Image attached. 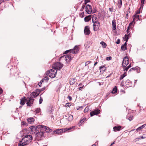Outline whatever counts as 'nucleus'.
<instances>
[{"mask_svg":"<svg viewBox=\"0 0 146 146\" xmlns=\"http://www.w3.org/2000/svg\"><path fill=\"white\" fill-rule=\"evenodd\" d=\"M32 140L31 135H28L25 136L18 145V146H24L29 143Z\"/></svg>","mask_w":146,"mask_h":146,"instance_id":"1","label":"nucleus"},{"mask_svg":"<svg viewBox=\"0 0 146 146\" xmlns=\"http://www.w3.org/2000/svg\"><path fill=\"white\" fill-rule=\"evenodd\" d=\"M79 50V48L78 47V46L76 45L74 46L73 49L66 50L64 54H67L69 52L73 54H76L78 52Z\"/></svg>","mask_w":146,"mask_h":146,"instance_id":"2","label":"nucleus"},{"mask_svg":"<svg viewBox=\"0 0 146 146\" xmlns=\"http://www.w3.org/2000/svg\"><path fill=\"white\" fill-rule=\"evenodd\" d=\"M34 133L36 135V138L40 140L44 136V133L42 131H40L39 132L38 130L37 131L35 132Z\"/></svg>","mask_w":146,"mask_h":146,"instance_id":"3","label":"nucleus"},{"mask_svg":"<svg viewBox=\"0 0 146 146\" xmlns=\"http://www.w3.org/2000/svg\"><path fill=\"white\" fill-rule=\"evenodd\" d=\"M63 64H61L59 62H56L54 64V66H53V68L55 70L57 69L60 70L63 66Z\"/></svg>","mask_w":146,"mask_h":146,"instance_id":"4","label":"nucleus"},{"mask_svg":"<svg viewBox=\"0 0 146 146\" xmlns=\"http://www.w3.org/2000/svg\"><path fill=\"white\" fill-rule=\"evenodd\" d=\"M129 60L128 57L126 56L123 58L122 62V65L123 67L126 66L129 63Z\"/></svg>","mask_w":146,"mask_h":146,"instance_id":"5","label":"nucleus"},{"mask_svg":"<svg viewBox=\"0 0 146 146\" xmlns=\"http://www.w3.org/2000/svg\"><path fill=\"white\" fill-rule=\"evenodd\" d=\"M56 72H55L52 69L50 70L48 73L49 77L51 78L55 77L57 72V70H56Z\"/></svg>","mask_w":146,"mask_h":146,"instance_id":"6","label":"nucleus"},{"mask_svg":"<svg viewBox=\"0 0 146 146\" xmlns=\"http://www.w3.org/2000/svg\"><path fill=\"white\" fill-rule=\"evenodd\" d=\"M27 106L30 107L31 106V105L33 104L34 99L31 97H29L27 98Z\"/></svg>","mask_w":146,"mask_h":146,"instance_id":"7","label":"nucleus"},{"mask_svg":"<svg viewBox=\"0 0 146 146\" xmlns=\"http://www.w3.org/2000/svg\"><path fill=\"white\" fill-rule=\"evenodd\" d=\"M94 27V30L95 31H97L99 29L100 26V23L98 22H97L96 23L94 24H93Z\"/></svg>","mask_w":146,"mask_h":146,"instance_id":"8","label":"nucleus"},{"mask_svg":"<svg viewBox=\"0 0 146 146\" xmlns=\"http://www.w3.org/2000/svg\"><path fill=\"white\" fill-rule=\"evenodd\" d=\"M84 32L85 35H89L90 33V28L88 26H86L84 28Z\"/></svg>","mask_w":146,"mask_h":146,"instance_id":"9","label":"nucleus"},{"mask_svg":"<svg viewBox=\"0 0 146 146\" xmlns=\"http://www.w3.org/2000/svg\"><path fill=\"white\" fill-rule=\"evenodd\" d=\"M64 56H65V58L66 62H68L69 61L71 60L72 58L70 55L67 54L65 56H63L62 57H60V58H61L62 57L64 58Z\"/></svg>","mask_w":146,"mask_h":146,"instance_id":"10","label":"nucleus"},{"mask_svg":"<svg viewBox=\"0 0 146 146\" xmlns=\"http://www.w3.org/2000/svg\"><path fill=\"white\" fill-rule=\"evenodd\" d=\"M100 110H97L91 112L90 113V116H92L94 115L98 114L100 113Z\"/></svg>","mask_w":146,"mask_h":146,"instance_id":"11","label":"nucleus"},{"mask_svg":"<svg viewBox=\"0 0 146 146\" xmlns=\"http://www.w3.org/2000/svg\"><path fill=\"white\" fill-rule=\"evenodd\" d=\"M64 130H65L64 129H57L55 131H54V133L59 134V133L64 132Z\"/></svg>","mask_w":146,"mask_h":146,"instance_id":"12","label":"nucleus"},{"mask_svg":"<svg viewBox=\"0 0 146 146\" xmlns=\"http://www.w3.org/2000/svg\"><path fill=\"white\" fill-rule=\"evenodd\" d=\"M140 68L138 67H136L134 68H132L129 70V72L132 70H135L137 73H139L140 72Z\"/></svg>","mask_w":146,"mask_h":146,"instance_id":"13","label":"nucleus"},{"mask_svg":"<svg viewBox=\"0 0 146 146\" xmlns=\"http://www.w3.org/2000/svg\"><path fill=\"white\" fill-rule=\"evenodd\" d=\"M100 73L102 74L106 70V67L104 66H102L100 67Z\"/></svg>","mask_w":146,"mask_h":146,"instance_id":"14","label":"nucleus"},{"mask_svg":"<svg viewBox=\"0 0 146 146\" xmlns=\"http://www.w3.org/2000/svg\"><path fill=\"white\" fill-rule=\"evenodd\" d=\"M121 126L120 125L115 126L113 127L114 131H119L121 129Z\"/></svg>","mask_w":146,"mask_h":146,"instance_id":"15","label":"nucleus"},{"mask_svg":"<svg viewBox=\"0 0 146 146\" xmlns=\"http://www.w3.org/2000/svg\"><path fill=\"white\" fill-rule=\"evenodd\" d=\"M30 129L31 130V131L32 133H33V132L35 131L36 132V131H37L38 130L36 129V127L34 126H31L29 127Z\"/></svg>","mask_w":146,"mask_h":146,"instance_id":"16","label":"nucleus"},{"mask_svg":"<svg viewBox=\"0 0 146 146\" xmlns=\"http://www.w3.org/2000/svg\"><path fill=\"white\" fill-rule=\"evenodd\" d=\"M27 100V99L25 97H23V98H22V99L21 100V101L20 102V104L23 105H24L25 104V101Z\"/></svg>","mask_w":146,"mask_h":146,"instance_id":"17","label":"nucleus"},{"mask_svg":"<svg viewBox=\"0 0 146 146\" xmlns=\"http://www.w3.org/2000/svg\"><path fill=\"white\" fill-rule=\"evenodd\" d=\"M112 25L113 30H115L116 28V22L114 20L112 21Z\"/></svg>","mask_w":146,"mask_h":146,"instance_id":"18","label":"nucleus"},{"mask_svg":"<svg viewBox=\"0 0 146 146\" xmlns=\"http://www.w3.org/2000/svg\"><path fill=\"white\" fill-rule=\"evenodd\" d=\"M87 12L88 14H90L92 13H93L95 12L97 10H85Z\"/></svg>","mask_w":146,"mask_h":146,"instance_id":"19","label":"nucleus"},{"mask_svg":"<svg viewBox=\"0 0 146 146\" xmlns=\"http://www.w3.org/2000/svg\"><path fill=\"white\" fill-rule=\"evenodd\" d=\"M27 121L30 124H31L33 122L35 119L33 117H29L27 119Z\"/></svg>","mask_w":146,"mask_h":146,"instance_id":"20","label":"nucleus"},{"mask_svg":"<svg viewBox=\"0 0 146 146\" xmlns=\"http://www.w3.org/2000/svg\"><path fill=\"white\" fill-rule=\"evenodd\" d=\"M76 81V79L73 78L71 79L70 82V84L73 85L74 84Z\"/></svg>","mask_w":146,"mask_h":146,"instance_id":"21","label":"nucleus"},{"mask_svg":"<svg viewBox=\"0 0 146 146\" xmlns=\"http://www.w3.org/2000/svg\"><path fill=\"white\" fill-rule=\"evenodd\" d=\"M91 19L90 15H89L86 17L84 18V21L86 22L89 21Z\"/></svg>","mask_w":146,"mask_h":146,"instance_id":"22","label":"nucleus"},{"mask_svg":"<svg viewBox=\"0 0 146 146\" xmlns=\"http://www.w3.org/2000/svg\"><path fill=\"white\" fill-rule=\"evenodd\" d=\"M32 97L35 98L38 96V94H37L35 92H33L31 94Z\"/></svg>","mask_w":146,"mask_h":146,"instance_id":"23","label":"nucleus"},{"mask_svg":"<svg viewBox=\"0 0 146 146\" xmlns=\"http://www.w3.org/2000/svg\"><path fill=\"white\" fill-rule=\"evenodd\" d=\"M134 18H133V20H137V21L139 20V15H138L135 14L134 15Z\"/></svg>","mask_w":146,"mask_h":146,"instance_id":"24","label":"nucleus"},{"mask_svg":"<svg viewBox=\"0 0 146 146\" xmlns=\"http://www.w3.org/2000/svg\"><path fill=\"white\" fill-rule=\"evenodd\" d=\"M126 84L128 86V87L130 86L131 85L132 83L129 80H127L125 82Z\"/></svg>","mask_w":146,"mask_h":146,"instance_id":"25","label":"nucleus"},{"mask_svg":"<svg viewBox=\"0 0 146 146\" xmlns=\"http://www.w3.org/2000/svg\"><path fill=\"white\" fill-rule=\"evenodd\" d=\"M146 125V124H144L142 125L141 126L139 127L136 129V130L137 131H138L141 130V129H143L145 126Z\"/></svg>","mask_w":146,"mask_h":146,"instance_id":"26","label":"nucleus"},{"mask_svg":"<svg viewBox=\"0 0 146 146\" xmlns=\"http://www.w3.org/2000/svg\"><path fill=\"white\" fill-rule=\"evenodd\" d=\"M130 33L128 35L126 34L125 36L124 40H125L126 42H127L128 39H129V36Z\"/></svg>","mask_w":146,"mask_h":146,"instance_id":"27","label":"nucleus"},{"mask_svg":"<svg viewBox=\"0 0 146 146\" xmlns=\"http://www.w3.org/2000/svg\"><path fill=\"white\" fill-rule=\"evenodd\" d=\"M126 118L129 119V121H131L133 119V116L132 115L129 116L128 115H127L126 116Z\"/></svg>","mask_w":146,"mask_h":146,"instance_id":"28","label":"nucleus"},{"mask_svg":"<svg viewBox=\"0 0 146 146\" xmlns=\"http://www.w3.org/2000/svg\"><path fill=\"white\" fill-rule=\"evenodd\" d=\"M100 44H102V47L103 48H106L107 46L106 44L103 41H102L101 42Z\"/></svg>","mask_w":146,"mask_h":146,"instance_id":"29","label":"nucleus"},{"mask_svg":"<svg viewBox=\"0 0 146 146\" xmlns=\"http://www.w3.org/2000/svg\"><path fill=\"white\" fill-rule=\"evenodd\" d=\"M117 88L116 86H115L114 88H113L111 92L113 94H115L117 92Z\"/></svg>","mask_w":146,"mask_h":146,"instance_id":"30","label":"nucleus"},{"mask_svg":"<svg viewBox=\"0 0 146 146\" xmlns=\"http://www.w3.org/2000/svg\"><path fill=\"white\" fill-rule=\"evenodd\" d=\"M95 19L94 20V18H92V22L93 23V24H94L95 23H96L97 22H98L99 21H98L97 18L96 17H95L94 18Z\"/></svg>","mask_w":146,"mask_h":146,"instance_id":"31","label":"nucleus"},{"mask_svg":"<svg viewBox=\"0 0 146 146\" xmlns=\"http://www.w3.org/2000/svg\"><path fill=\"white\" fill-rule=\"evenodd\" d=\"M126 74L125 72L122 75H121L120 76L119 79L120 80H122L125 76H126Z\"/></svg>","mask_w":146,"mask_h":146,"instance_id":"32","label":"nucleus"},{"mask_svg":"<svg viewBox=\"0 0 146 146\" xmlns=\"http://www.w3.org/2000/svg\"><path fill=\"white\" fill-rule=\"evenodd\" d=\"M73 119V116L72 115H70L68 117V120L69 121H72Z\"/></svg>","mask_w":146,"mask_h":146,"instance_id":"33","label":"nucleus"},{"mask_svg":"<svg viewBox=\"0 0 146 146\" xmlns=\"http://www.w3.org/2000/svg\"><path fill=\"white\" fill-rule=\"evenodd\" d=\"M74 127H70V128H66L64 129L65 130H64V132H65V131H70L71 129H73V128H74Z\"/></svg>","mask_w":146,"mask_h":146,"instance_id":"34","label":"nucleus"},{"mask_svg":"<svg viewBox=\"0 0 146 146\" xmlns=\"http://www.w3.org/2000/svg\"><path fill=\"white\" fill-rule=\"evenodd\" d=\"M86 119L85 118H83L82 119L80 120V122L78 123V125L79 126L81 125V124Z\"/></svg>","mask_w":146,"mask_h":146,"instance_id":"35","label":"nucleus"},{"mask_svg":"<svg viewBox=\"0 0 146 146\" xmlns=\"http://www.w3.org/2000/svg\"><path fill=\"white\" fill-rule=\"evenodd\" d=\"M121 50H123L124 51L125 50L127 49V46H124V45H123L122 46H121Z\"/></svg>","mask_w":146,"mask_h":146,"instance_id":"36","label":"nucleus"},{"mask_svg":"<svg viewBox=\"0 0 146 146\" xmlns=\"http://www.w3.org/2000/svg\"><path fill=\"white\" fill-rule=\"evenodd\" d=\"M40 111V108H37L36 109V110H35V112L36 113H39Z\"/></svg>","mask_w":146,"mask_h":146,"instance_id":"37","label":"nucleus"},{"mask_svg":"<svg viewBox=\"0 0 146 146\" xmlns=\"http://www.w3.org/2000/svg\"><path fill=\"white\" fill-rule=\"evenodd\" d=\"M92 7L90 5H86V9H91Z\"/></svg>","mask_w":146,"mask_h":146,"instance_id":"38","label":"nucleus"},{"mask_svg":"<svg viewBox=\"0 0 146 146\" xmlns=\"http://www.w3.org/2000/svg\"><path fill=\"white\" fill-rule=\"evenodd\" d=\"M42 125H38L36 126V129H40L41 130V129L42 128Z\"/></svg>","mask_w":146,"mask_h":146,"instance_id":"39","label":"nucleus"},{"mask_svg":"<svg viewBox=\"0 0 146 146\" xmlns=\"http://www.w3.org/2000/svg\"><path fill=\"white\" fill-rule=\"evenodd\" d=\"M45 131L49 133V132H51L52 131V130L51 129H50L49 127H46V129Z\"/></svg>","mask_w":146,"mask_h":146,"instance_id":"40","label":"nucleus"},{"mask_svg":"<svg viewBox=\"0 0 146 146\" xmlns=\"http://www.w3.org/2000/svg\"><path fill=\"white\" fill-rule=\"evenodd\" d=\"M46 127L45 126L42 125V128L40 130V131H42L43 132L44 131L46 130Z\"/></svg>","mask_w":146,"mask_h":146,"instance_id":"41","label":"nucleus"},{"mask_svg":"<svg viewBox=\"0 0 146 146\" xmlns=\"http://www.w3.org/2000/svg\"><path fill=\"white\" fill-rule=\"evenodd\" d=\"M145 138V137H144L143 136H140L138 137L137 138V139H138V140H141V139H143Z\"/></svg>","mask_w":146,"mask_h":146,"instance_id":"42","label":"nucleus"},{"mask_svg":"<svg viewBox=\"0 0 146 146\" xmlns=\"http://www.w3.org/2000/svg\"><path fill=\"white\" fill-rule=\"evenodd\" d=\"M41 90L40 89H37L36 90V93H37V94H38V95H39L40 93V92Z\"/></svg>","mask_w":146,"mask_h":146,"instance_id":"43","label":"nucleus"},{"mask_svg":"<svg viewBox=\"0 0 146 146\" xmlns=\"http://www.w3.org/2000/svg\"><path fill=\"white\" fill-rule=\"evenodd\" d=\"M84 12H82L79 13V16L80 17L83 18L84 17Z\"/></svg>","mask_w":146,"mask_h":146,"instance_id":"44","label":"nucleus"},{"mask_svg":"<svg viewBox=\"0 0 146 146\" xmlns=\"http://www.w3.org/2000/svg\"><path fill=\"white\" fill-rule=\"evenodd\" d=\"M135 22L134 20H133L129 24V26L133 25L135 24Z\"/></svg>","mask_w":146,"mask_h":146,"instance_id":"45","label":"nucleus"},{"mask_svg":"<svg viewBox=\"0 0 146 146\" xmlns=\"http://www.w3.org/2000/svg\"><path fill=\"white\" fill-rule=\"evenodd\" d=\"M44 80H45L46 82L48 80L49 78L47 76H45L44 77V78L43 79Z\"/></svg>","mask_w":146,"mask_h":146,"instance_id":"46","label":"nucleus"},{"mask_svg":"<svg viewBox=\"0 0 146 146\" xmlns=\"http://www.w3.org/2000/svg\"><path fill=\"white\" fill-rule=\"evenodd\" d=\"M42 101H43L42 98L41 97H40V99H39V101L40 104H41L42 103Z\"/></svg>","mask_w":146,"mask_h":146,"instance_id":"47","label":"nucleus"},{"mask_svg":"<svg viewBox=\"0 0 146 146\" xmlns=\"http://www.w3.org/2000/svg\"><path fill=\"white\" fill-rule=\"evenodd\" d=\"M21 124L23 125H26L27 123L23 121L21 122Z\"/></svg>","mask_w":146,"mask_h":146,"instance_id":"48","label":"nucleus"},{"mask_svg":"<svg viewBox=\"0 0 146 146\" xmlns=\"http://www.w3.org/2000/svg\"><path fill=\"white\" fill-rule=\"evenodd\" d=\"M140 7L139 9H141L143 8V4L144 3H141Z\"/></svg>","mask_w":146,"mask_h":146,"instance_id":"49","label":"nucleus"},{"mask_svg":"<svg viewBox=\"0 0 146 146\" xmlns=\"http://www.w3.org/2000/svg\"><path fill=\"white\" fill-rule=\"evenodd\" d=\"M140 10H138L136 12V14H135L138 15V14H139L140 13Z\"/></svg>","mask_w":146,"mask_h":146,"instance_id":"50","label":"nucleus"},{"mask_svg":"<svg viewBox=\"0 0 146 146\" xmlns=\"http://www.w3.org/2000/svg\"><path fill=\"white\" fill-rule=\"evenodd\" d=\"M120 40L119 39H118L117 42H116V43L117 44H119L120 43Z\"/></svg>","mask_w":146,"mask_h":146,"instance_id":"51","label":"nucleus"},{"mask_svg":"<svg viewBox=\"0 0 146 146\" xmlns=\"http://www.w3.org/2000/svg\"><path fill=\"white\" fill-rule=\"evenodd\" d=\"M124 70H126V71H127L128 69L129 68V67H128V66H127V67H124Z\"/></svg>","mask_w":146,"mask_h":146,"instance_id":"52","label":"nucleus"},{"mask_svg":"<svg viewBox=\"0 0 146 146\" xmlns=\"http://www.w3.org/2000/svg\"><path fill=\"white\" fill-rule=\"evenodd\" d=\"M91 62V61H88L86 62L85 63V66L89 64Z\"/></svg>","mask_w":146,"mask_h":146,"instance_id":"53","label":"nucleus"},{"mask_svg":"<svg viewBox=\"0 0 146 146\" xmlns=\"http://www.w3.org/2000/svg\"><path fill=\"white\" fill-rule=\"evenodd\" d=\"M111 56H110L109 57H107L106 58V60H111Z\"/></svg>","mask_w":146,"mask_h":146,"instance_id":"54","label":"nucleus"},{"mask_svg":"<svg viewBox=\"0 0 146 146\" xmlns=\"http://www.w3.org/2000/svg\"><path fill=\"white\" fill-rule=\"evenodd\" d=\"M67 98H68L69 99V100L70 101H71L72 100V98L70 96H68V97Z\"/></svg>","mask_w":146,"mask_h":146,"instance_id":"55","label":"nucleus"},{"mask_svg":"<svg viewBox=\"0 0 146 146\" xmlns=\"http://www.w3.org/2000/svg\"><path fill=\"white\" fill-rule=\"evenodd\" d=\"M70 106V103H67L66 104V106H68V107H69V106Z\"/></svg>","mask_w":146,"mask_h":146,"instance_id":"56","label":"nucleus"},{"mask_svg":"<svg viewBox=\"0 0 146 146\" xmlns=\"http://www.w3.org/2000/svg\"><path fill=\"white\" fill-rule=\"evenodd\" d=\"M86 4H85L84 5H83L82 6V7L81 8V9H84V7H85V6H86Z\"/></svg>","mask_w":146,"mask_h":146,"instance_id":"57","label":"nucleus"},{"mask_svg":"<svg viewBox=\"0 0 146 146\" xmlns=\"http://www.w3.org/2000/svg\"><path fill=\"white\" fill-rule=\"evenodd\" d=\"M90 1V0H85V4H86Z\"/></svg>","mask_w":146,"mask_h":146,"instance_id":"58","label":"nucleus"},{"mask_svg":"<svg viewBox=\"0 0 146 146\" xmlns=\"http://www.w3.org/2000/svg\"><path fill=\"white\" fill-rule=\"evenodd\" d=\"M129 27H128V28H127V31H126L127 33V34L128 33H129Z\"/></svg>","mask_w":146,"mask_h":146,"instance_id":"59","label":"nucleus"},{"mask_svg":"<svg viewBox=\"0 0 146 146\" xmlns=\"http://www.w3.org/2000/svg\"><path fill=\"white\" fill-rule=\"evenodd\" d=\"M88 111V108H86L84 110V111L85 112H86L87 111Z\"/></svg>","mask_w":146,"mask_h":146,"instance_id":"60","label":"nucleus"},{"mask_svg":"<svg viewBox=\"0 0 146 146\" xmlns=\"http://www.w3.org/2000/svg\"><path fill=\"white\" fill-rule=\"evenodd\" d=\"M84 86H82V87H80L79 88V90H81L82 89V88H83L84 87Z\"/></svg>","mask_w":146,"mask_h":146,"instance_id":"61","label":"nucleus"},{"mask_svg":"<svg viewBox=\"0 0 146 146\" xmlns=\"http://www.w3.org/2000/svg\"><path fill=\"white\" fill-rule=\"evenodd\" d=\"M3 92V90L1 88H0V94H1Z\"/></svg>","mask_w":146,"mask_h":146,"instance_id":"62","label":"nucleus"},{"mask_svg":"<svg viewBox=\"0 0 146 146\" xmlns=\"http://www.w3.org/2000/svg\"><path fill=\"white\" fill-rule=\"evenodd\" d=\"M145 0H141V3H144V2L145 1Z\"/></svg>","mask_w":146,"mask_h":146,"instance_id":"63","label":"nucleus"},{"mask_svg":"<svg viewBox=\"0 0 146 146\" xmlns=\"http://www.w3.org/2000/svg\"><path fill=\"white\" fill-rule=\"evenodd\" d=\"M138 141V139H137V138L133 140L134 142H136V141Z\"/></svg>","mask_w":146,"mask_h":146,"instance_id":"64","label":"nucleus"}]
</instances>
